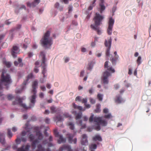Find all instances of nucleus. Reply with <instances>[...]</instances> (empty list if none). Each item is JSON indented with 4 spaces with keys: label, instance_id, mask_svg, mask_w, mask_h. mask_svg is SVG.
Listing matches in <instances>:
<instances>
[{
    "label": "nucleus",
    "instance_id": "62",
    "mask_svg": "<svg viewBox=\"0 0 151 151\" xmlns=\"http://www.w3.org/2000/svg\"><path fill=\"white\" fill-rule=\"evenodd\" d=\"M26 134V132L25 131H23L21 134V135L22 136H25Z\"/></svg>",
    "mask_w": 151,
    "mask_h": 151
},
{
    "label": "nucleus",
    "instance_id": "15",
    "mask_svg": "<svg viewBox=\"0 0 151 151\" xmlns=\"http://www.w3.org/2000/svg\"><path fill=\"white\" fill-rule=\"evenodd\" d=\"M40 0H35L34 1L31 3L29 2H27V5L28 6L31 7H35L40 2Z\"/></svg>",
    "mask_w": 151,
    "mask_h": 151
},
{
    "label": "nucleus",
    "instance_id": "30",
    "mask_svg": "<svg viewBox=\"0 0 151 151\" xmlns=\"http://www.w3.org/2000/svg\"><path fill=\"white\" fill-rule=\"evenodd\" d=\"M68 126H69L70 129L72 130H73L74 129V124L73 122H69L68 123Z\"/></svg>",
    "mask_w": 151,
    "mask_h": 151
},
{
    "label": "nucleus",
    "instance_id": "63",
    "mask_svg": "<svg viewBox=\"0 0 151 151\" xmlns=\"http://www.w3.org/2000/svg\"><path fill=\"white\" fill-rule=\"evenodd\" d=\"M64 59L65 63L68 62L69 60V59L68 57L65 58H64Z\"/></svg>",
    "mask_w": 151,
    "mask_h": 151
},
{
    "label": "nucleus",
    "instance_id": "56",
    "mask_svg": "<svg viewBox=\"0 0 151 151\" xmlns=\"http://www.w3.org/2000/svg\"><path fill=\"white\" fill-rule=\"evenodd\" d=\"M40 88L41 90L43 91H45L46 90V88L44 86H41L40 87Z\"/></svg>",
    "mask_w": 151,
    "mask_h": 151
},
{
    "label": "nucleus",
    "instance_id": "20",
    "mask_svg": "<svg viewBox=\"0 0 151 151\" xmlns=\"http://www.w3.org/2000/svg\"><path fill=\"white\" fill-rule=\"evenodd\" d=\"M4 145L5 143L4 135V134L0 133V143Z\"/></svg>",
    "mask_w": 151,
    "mask_h": 151
},
{
    "label": "nucleus",
    "instance_id": "37",
    "mask_svg": "<svg viewBox=\"0 0 151 151\" xmlns=\"http://www.w3.org/2000/svg\"><path fill=\"white\" fill-rule=\"evenodd\" d=\"M35 138V136L33 134H30L29 136V138L30 139V141L32 142L33 141Z\"/></svg>",
    "mask_w": 151,
    "mask_h": 151
},
{
    "label": "nucleus",
    "instance_id": "40",
    "mask_svg": "<svg viewBox=\"0 0 151 151\" xmlns=\"http://www.w3.org/2000/svg\"><path fill=\"white\" fill-rule=\"evenodd\" d=\"M63 116H64V117L65 118H71V116L68 113H65L63 114Z\"/></svg>",
    "mask_w": 151,
    "mask_h": 151
},
{
    "label": "nucleus",
    "instance_id": "18",
    "mask_svg": "<svg viewBox=\"0 0 151 151\" xmlns=\"http://www.w3.org/2000/svg\"><path fill=\"white\" fill-rule=\"evenodd\" d=\"M73 107L75 109H78L82 111H84L86 109L85 108L83 109L82 107L81 106H77L75 103H73Z\"/></svg>",
    "mask_w": 151,
    "mask_h": 151
},
{
    "label": "nucleus",
    "instance_id": "34",
    "mask_svg": "<svg viewBox=\"0 0 151 151\" xmlns=\"http://www.w3.org/2000/svg\"><path fill=\"white\" fill-rule=\"evenodd\" d=\"M94 129L97 131H99L101 129L100 125L98 123H97V124L96 125L94 126Z\"/></svg>",
    "mask_w": 151,
    "mask_h": 151
},
{
    "label": "nucleus",
    "instance_id": "21",
    "mask_svg": "<svg viewBox=\"0 0 151 151\" xmlns=\"http://www.w3.org/2000/svg\"><path fill=\"white\" fill-rule=\"evenodd\" d=\"M115 101L118 104H120L123 101V100L120 96H116L115 99Z\"/></svg>",
    "mask_w": 151,
    "mask_h": 151
},
{
    "label": "nucleus",
    "instance_id": "46",
    "mask_svg": "<svg viewBox=\"0 0 151 151\" xmlns=\"http://www.w3.org/2000/svg\"><path fill=\"white\" fill-rule=\"evenodd\" d=\"M4 63L7 68H9L11 66V64L9 62H5Z\"/></svg>",
    "mask_w": 151,
    "mask_h": 151
},
{
    "label": "nucleus",
    "instance_id": "47",
    "mask_svg": "<svg viewBox=\"0 0 151 151\" xmlns=\"http://www.w3.org/2000/svg\"><path fill=\"white\" fill-rule=\"evenodd\" d=\"M21 141V139L17 137L16 139V143L17 144H19L20 143Z\"/></svg>",
    "mask_w": 151,
    "mask_h": 151
},
{
    "label": "nucleus",
    "instance_id": "27",
    "mask_svg": "<svg viewBox=\"0 0 151 151\" xmlns=\"http://www.w3.org/2000/svg\"><path fill=\"white\" fill-rule=\"evenodd\" d=\"M23 84V86L22 88L20 89H16L15 90V93H22V92L23 91V90L26 88V85H25L24 84Z\"/></svg>",
    "mask_w": 151,
    "mask_h": 151
},
{
    "label": "nucleus",
    "instance_id": "16",
    "mask_svg": "<svg viewBox=\"0 0 151 151\" xmlns=\"http://www.w3.org/2000/svg\"><path fill=\"white\" fill-rule=\"evenodd\" d=\"M50 110L51 113L52 114L56 113L58 114L59 113L60 110L59 108H56L54 106H51L50 108Z\"/></svg>",
    "mask_w": 151,
    "mask_h": 151
},
{
    "label": "nucleus",
    "instance_id": "1",
    "mask_svg": "<svg viewBox=\"0 0 151 151\" xmlns=\"http://www.w3.org/2000/svg\"><path fill=\"white\" fill-rule=\"evenodd\" d=\"M33 93V95L30 96L29 98L30 103L28 106H27L25 104L22 103V99L19 98H16L15 101L13 102L12 104L13 105H15L19 104L22 107L26 109H28L33 107L34 106L36 102V94L37 93Z\"/></svg>",
    "mask_w": 151,
    "mask_h": 151
},
{
    "label": "nucleus",
    "instance_id": "41",
    "mask_svg": "<svg viewBox=\"0 0 151 151\" xmlns=\"http://www.w3.org/2000/svg\"><path fill=\"white\" fill-rule=\"evenodd\" d=\"M107 70L111 71L112 73H114L115 71V70L114 69H113L112 67H109L108 68H107Z\"/></svg>",
    "mask_w": 151,
    "mask_h": 151
},
{
    "label": "nucleus",
    "instance_id": "64",
    "mask_svg": "<svg viewBox=\"0 0 151 151\" xmlns=\"http://www.w3.org/2000/svg\"><path fill=\"white\" fill-rule=\"evenodd\" d=\"M86 108L87 109L90 108L91 107L90 105L89 104H87L86 103L84 104Z\"/></svg>",
    "mask_w": 151,
    "mask_h": 151
},
{
    "label": "nucleus",
    "instance_id": "3",
    "mask_svg": "<svg viewBox=\"0 0 151 151\" xmlns=\"http://www.w3.org/2000/svg\"><path fill=\"white\" fill-rule=\"evenodd\" d=\"M51 30H47L45 33L40 41L42 46L46 47L47 46H50L52 44V38L50 37Z\"/></svg>",
    "mask_w": 151,
    "mask_h": 151
},
{
    "label": "nucleus",
    "instance_id": "29",
    "mask_svg": "<svg viewBox=\"0 0 151 151\" xmlns=\"http://www.w3.org/2000/svg\"><path fill=\"white\" fill-rule=\"evenodd\" d=\"M97 147V145L96 144H92L90 145L89 149L90 150H95L96 149Z\"/></svg>",
    "mask_w": 151,
    "mask_h": 151
},
{
    "label": "nucleus",
    "instance_id": "57",
    "mask_svg": "<svg viewBox=\"0 0 151 151\" xmlns=\"http://www.w3.org/2000/svg\"><path fill=\"white\" fill-rule=\"evenodd\" d=\"M84 70H82L81 71L80 73V77H82L84 76Z\"/></svg>",
    "mask_w": 151,
    "mask_h": 151
},
{
    "label": "nucleus",
    "instance_id": "51",
    "mask_svg": "<svg viewBox=\"0 0 151 151\" xmlns=\"http://www.w3.org/2000/svg\"><path fill=\"white\" fill-rule=\"evenodd\" d=\"M39 71V69L38 68V67L37 66H35L34 69V71L36 73H37Z\"/></svg>",
    "mask_w": 151,
    "mask_h": 151
},
{
    "label": "nucleus",
    "instance_id": "19",
    "mask_svg": "<svg viewBox=\"0 0 151 151\" xmlns=\"http://www.w3.org/2000/svg\"><path fill=\"white\" fill-rule=\"evenodd\" d=\"M33 76V75L32 73H30L27 76V79L23 82V84L24 85H26L29 80L30 79L32 78Z\"/></svg>",
    "mask_w": 151,
    "mask_h": 151
},
{
    "label": "nucleus",
    "instance_id": "43",
    "mask_svg": "<svg viewBox=\"0 0 151 151\" xmlns=\"http://www.w3.org/2000/svg\"><path fill=\"white\" fill-rule=\"evenodd\" d=\"M112 117L111 114H109L107 115H105L104 117L106 119H109Z\"/></svg>",
    "mask_w": 151,
    "mask_h": 151
},
{
    "label": "nucleus",
    "instance_id": "59",
    "mask_svg": "<svg viewBox=\"0 0 151 151\" xmlns=\"http://www.w3.org/2000/svg\"><path fill=\"white\" fill-rule=\"evenodd\" d=\"M7 46V44L6 43L4 42L2 45V47L3 48L6 47Z\"/></svg>",
    "mask_w": 151,
    "mask_h": 151
},
{
    "label": "nucleus",
    "instance_id": "28",
    "mask_svg": "<svg viewBox=\"0 0 151 151\" xmlns=\"http://www.w3.org/2000/svg\"><path fill=\"white\" fill-rule=\"evenodd\" d=\"M55 7L57 9H58L60 11H61L63 10V7L62 6H60V4L59 3L56 2L55 4Z\"/></svg>",
    "mask_w": 151,
    "mask_h": 151
},
{
    "label": "nucleus",
    "instance_id": "24",
    "mask_svg": "<svg viewBox=\"0 0 151 151\" xmlns=\"http://www.w3.org/2000/svg\"><path fill=\"white\" fill-rule=\"evenodd\" d=\"M59 139L58 140V143L59 144H60L61 143H63L65 142V139L64 138L62 135H60L58 137Z\"/></svg>",
    "mask_w": 151,
    "mask_h": 151
},
{
    "label": "nucleus",
    "instance_id": "38",
    "mask_svg": "<svg viewBox=\"0 0 151 151\" xmlns=\"http://www.w3.org/2000/svg\"><path fill=\"white\" fill-rule=\"evenodd\" d=\"M82 114L81 113H80L76 114V119L77 120L81 118L82 116Z\"/></svg>",
    "mask_w": 151,
    "mask_h": 151
},
{
    "label": "nucleus",
    "instance_id": "25",
    "mask_svg": "<svg viewBox=\"0 0 151 151\" xmlns=\"http://www.w3.org/2000/svg\"><path fill=\"white\" fill-rule=\"evenodd\" d=\"M93 141H96L97 140L101 141H102V139L101 137L99 135H96L93 138Z\"/></svg>",
    "mask_w": 151,
    "mask_h": 151
},
{
    "label": "nucleus",
    "instance_id": "11",
    "mask_svg": "<svg viewBox=\"0 0 151 151\" xmlns=\"http://www.w3.org/2000/svg\"><path fill=\"white\" fill-rule=\"evenodd\" d=\"M82 139L81 140V144L83 145H86L88 142L87 139V136L86 134H83L82 135Z\"/></svg>",
    "mask_w": 151,
    "mask_h": 151
},
{
    "label": "nucleus",
    "instance_id": "13",
    "mask_svg": "<svg viewBox=\"0 0 151 151\" xmlns=\"http://www.w3.org/2000/svg\"><path fill=\"white\" fill-rule=\"evenodd\" d=\"M42 64V63H41V66H42V73L43 75V77L45 78L47 76V75H45V74L47 72V70L46 69V64L45 63H44V64Z\"/></svg>",
    "mask_w": 151,
    "mask_h": 151
},
{
    "label": "nucleus",
    "instance_id": "58",
    "mask_svg": "<svg viewBox=\"0 0 151 151\" xmlns=\"http://www.w3.org/2000/svg\"><path fill=\"white\" fill-rule=\"evenodd\" d=\"M39 96L40 98H43L44 96V93L42 92H40L39 94Z\"/></svg>",
    "mask_w": 151,
    "mask_h": 151
},
{
    "label": "nucleus",
    "instance_id": "12",
    "mask_svg": "<svg viewBox=\"0 0 151 151\" xmlns=\"http://www.w3.org/2000/svg\"><path fill=\"white\" fill-rule=\"evenodd\" d=\"M30 147V145H27L24 148V145H23L21 147L18 148L17 151H28Z\"/></svg>",
    "mask_w": 151,
    "mask_h": 151
},
{
    "label": "nucleus",
    "instance_id": "45",
    "mask_svg": "<svg viewBox=\"0 0 151 151\" xmlns=\"http://www.w3.org/2000/svg\"><path fill=\"white\" fill-rule=\"evenodd\" d=\"M87 101V98H85V99L84 98H82V99L81 100V102L83 103H84V104H86Z\"/></svg>",
    "mask_w": 151,
    "mask_h": 151
},
{
    "label": "nucleus",
    "instance_id": "52",
    "mask_svg": "<svg viewBox=\"0 0 151 151\" xmlns=\"http://www.w3.org/2000/svg\"><path fill=\"white\" fill-rule=\"evenodd\" d=\"M89 100H90V102L91 104H93L95 103L96 101L95 99L92 98H90L89 99Z\"/></svg>",
    "mask_w": 151,
    "mask_h": 151
},
{
    "label": "nucleus",
    "instance_id": "6",
    "mask_svg": "<svg viewBox=\"0 0 151 151\" xmlns=\"http://www.w3.org/2000/svg\"><path fill=\"white\" fill-rule=\"evenodd\" d=\"M114 23V20L112 17H110L108 21V26L107 29V32L109 35H111L113 26Z\"/></svg>",
    "mask_w": 151,
    "mask_h": 151
},
{
    "label": "nucleus",
    "instance_id": "31",
    "mask_svg": "<svg viewBox=\"0 0 151 151\" xmlns=\"http://www.w3.org/2000/svg\"><path fill=\"white\" fill-rule=\"evenodd\" d=\"M118 58H112L110 59V60L111 61L112 64L113 65H115L116 64V62L118 60Z\"/></svg>",
    "mask_w": 151,
    "mask_h": 151
},
{
    "label": "nucleus",
    "instance_id": "53",
    "mask_svg": "<svg viewBox=\"0 0 151 151\" xmlns=\"http://www.w3.org/2000/svg\"><path fill=\"white\" fill-rule=\"evenodd\" d=\"M108 63L109 62L108 61H106L105 62L104 65V68H108L109 67L108 66Z\"/></svg>",
    "mask_w": 151,
    "mask_h": 151
},
{
    "label": "nucleus",
    "instance_id": "4",
    "mask_svg": "<svg viewBox=\"0 0 151 151\" xmlns=\"http://www.w3.org/2000/svg\"><path fill=\"white\" fill-rule=\"evenodd\" d=\"M93 116L94 115L92 114L89 119L90 122H92L93 121L100 124L103 126H106L107 125V122L106 120H102L101 117H94Z\"/></svg>",
    "mask_w": 151,
    "mask_h": 151
},
{
    "label": "nucleus",
    "instance_id": "42",
    "mask_svg": "<svg viewBox=\"0 0 151 151\" xmlns=\"http://www.w3.org/2000/svg\"><path fill=\"white\" fill-rule=\"evenodd\" d=\"M21 25H20V24L18 25L15 28H14V29H12L11 30V31L13 32L15 30H17V29H19L21 28Z\"/></svg>",
    "mask_w": 151,
    "mask_h": 151
},
{
    "label": "nucleus",
    "instance_id": "50",
    "mask_svg": "<svg viewBox=\"0 0 151 151\" xmlns=\"http://www.w3.org/2000/svg\"><path fill=\"white\" fill-rule=\"evenodd\" d=\"M54 134L56 137H58L60 135L59 134V133L56 130H54Z\"/></svg>",
    "mask_w": 151,
    "mask_h": 151
},
{
    "label": "nucleus",
    "instance_id": "7",
    "mask_svg": "<svg viewBox=\"0 0 151 151\" xmlns=\"http://www.w3.org/2000/svg\"><path fill=\"white\" fill-rule=\"evenodd\" d=\"M111 76L110 73L107 71H105L101 77V80L104 84H107L109 83L108 78Z\"/></svg>",
    "mask_w": 151,
    "mask_h": 151
},
{
    "label": "nucleus",
    "instance_id": "49",
    "mask_svg": "<svg viewBox=\"0 0 151 151\" xmlns=\"http://www.w3.org/2000/svg\"><path fill=\"white\" fill-rule=\"evenodd\" d=\"M33 129L35 131L36 133L37 132H40V128L38 127H35L33 128Z\"/></svg>",
    "mask_w": 151,
    "mask_h": 151
},
{
    "label": "nucleus",
    "instance_id": "48",
    "mask_svg": "<svg viewBox=\"0 0 151 151\" xmlns=\"http://www.w3.org/2000/svg\"><path fill=\"white\" fill-rule=\"evenodd\" d=\"M82 97L81 96H77L75 99V100L76 101H79L81 102V100L82 99Z\"/></svg>",
    "mask_w": 151,
    "mask_h": 151
},
{
    "label": "nucleus",
    "instance_id": "33",
    "mask_svg": "<svg viewBox=\"0 0 151 151\" xmlns=\"http://www.w3.org/2000/svg\"><path fill=\"white\" fill-rule=\"evenodd\" d=\"M77 122L78 124L80 125L81 126V127H82L81 129H83V128H85L86 125L85 124H84L83 125H82V122L81 120H80L78 122L77 121Z\"/></svg>",
    "mask_w": 151,
    "mask_h": 151
},
{
    "label": "nucleus",
    "instance_id": "60",
    "mask_svg": "<svg viewBox=\"0 0 151 151\" xmlns=\"http://www.w3.org/2000/svg\"><path fill=\"white\" fill-rule=\"evenodd\" d=\"M5 36V35L4 34H1L0 35V42H1V40L4 38Z\"/></svg>",
    "mask_w": 151,
    "mask_h": 151
},
{
    "label": "nucleus",
    "instance_id": "5",
    "mask_svg": "<svg viewBox=\"0 0 151 151\" xmlns=\"http://www.w3.org/2000/svg\"><path fill=\"white\" fill-rule=\"evenodd\" d=\"M112 39L111 37L108 39V40H106L104 42V44L106 47H107L106 52V56H109L110 51L111 44Z\"/></svg>",
    "mask_w": 151,
    "mask_h": 151
},
{
    "label": "nucleus",
    "instance_id": "32",
    "mask_svg": "<svg viewBox=\"0 0 151 151\" xmlns=\"http://www.w3.org/2000/svg\"><path fill=\"white\" fill-rule=\"evenodd\" d=\"M100 106L101 105L100 104H97L96 105V109L95 110V111L97 113H99V112L100 111Z\"/></svg>",
    "mask_w": 151,
    "mask_h": 151
},
{
    "label": "nucleus",
    "instance_id": "10",
    "mask_svg": "<svg viewBox=\"0 0 151 151\" xmlns=\"http://www.w3.org/2000/svg\"><path fill=\"white\" fill-rule=\"evenodd\" d=\"M65 150H66L67 151H73L70 146L68 145H64L59 148L60 151H63Z\"/></svg>",
    "mask_w": 151,
    "mask_h": 151
},
{
    "label": "nucleus",
    "instance_id": "36",
    "mask_svg": "<svg viewBox=\"0 0 151 151\" xmlns=\"http://www.w3.org/2000/svg\"><path fill=\"white\" fill-rule=\"evenodd\" d=\"M7 136L9 138L12 137L13 136L12 134L9 129H8L7 130Z\"/></svg>",
    "mask_w": 151,
    "mask_h": 151
},
{
    "label": "nucleus",
    "instance_id": "23",
    "mask_svg": "<svg viewBox=\"0 0 151 151\" xmlns=\"http://www.w3.org/2000/svg\"><path fill=\"white\" fill-rule=\"evenodd\" d=\"M99 6V12L101 14H102L105 9V7L103 3H100Z\"/></svg>",
    "mask_w": 151,
    "mask_h": 151
},
{
    "label": "nucleus",
    "instance_id": "2",
    "mask_svg": "<svg viewBox=\"0 0 151 151\" xmlns=\"http://www.w3.org/2000/svg\"><path fill=\"white\" fill-rule=\"evenodd\" d=\"M104 18V17L103 15H101L98 13H96L93 19L95 25L91 24V28L96 31L98 35H100L101 32L98 26L102 24V22Z\"/></svg>",
    "mask_w": 151,
    "mask_h": 151
},
{
    "label": "nucleus",
    "instance_id": "44",
    "mask_svg": "<svg viewBox=\"0 0 151 151\" xmlns=\"http://www.w3.org/2000/svg\"><path fill=\"white\" fill-rule=\"evenodd\" d=\"M141 57L140 56H139L137 60V62L138 65H139L141 64Z\"/></svg>",
    "mask_w": 151,
    "mask_h": 151
},
{
    "label": "nucleus",
    "instance_id": "26",
    "mask_svg": "<svg viewBox=\"0 0 151 151\" xmlns=\"http://www.w3.org/2000/svg\"><path fill=\"white\" fill-rule=\"evenodd\" d=\"M67 137L68 138V140L69 142L71 143L72 139L74 137V135L73 134H67Z\"/></svg>",
    "mask_w": 151,
    "mask_h": 151
},
{
    "label": "nucleus",
    "instance_id": "55",
    "mask_svg": "<svg viewBox=\"0 0 151 151\" xmlns=\"http://www.w3.org/2000/svg\"><path fill=\"white\" fill-rule=\"evenodd\" d=\"M7 98L8 100H11L13 98V96L12 95L9 94L8 95Z\"/></svg>",
    "mask_w": 151,
    "mask_h": 151
},
{
    "label": "nucleus",
    "instance_id": "39",
    "mask_svg": "<svg viewBox=\"0 0 151 151\" xmlns=\"http://www.w3.org/2000/svg\"><path fill=\"white\" fill-rule=\"evenodd\" d=\"M30 40L28 38H26L24 40V42L26 44L28 45L30 42Z\"/></svg>",
    "mask_w": 151,
    "mask_h": 151
},
{
    "label": "nucleus",
    "instance_id": "22",
    "mask_svg": "<svg viewBox=\"0 0 151 151\" xmlns=\"http://www.w3.org/2000/svg\"><path fill=\"white\" fill-rule=\"evenodd\" d=\"M40 55L42 56L41 63H42V65H43V64H44L46 62V59L45 52H41L40 53Z\"/></svg>",
    "mask_w": 151,
    "mask_h": 151
},
{
    "label": "nucleus",
    "instance_id": "17",
    "mask_svg": "<svg viewBox=\"0 0 151 151\" xmlns=\"http://www.w3.org/2000/svg\"><path fill=\"white\" fill-rule=\"evenodd\" d=\"M22 60L20 58H18V61H15L14 62V64L16 66H17L19 64V66L22 67L23 66V63L22 62Z\"/></svg>",
    "mask_w": 151,
    "mask_h": 151
},
{
    "label": "nucleus",
    "instance_id": "54",
    "mask_svg": "<svg viewBox=\"0 0 151 151\" xmlns=\"http://www.w3.org/2000/svg\"><path fill=\"white\" fill-rule=\"evenodd\" d=\"M20 139L21 141L23 142H26L27 141V138L26 137H22Z\"/></svg>",
    "mask_w": 151,
    "mask_h": 151
},
{
    "label": "nucleus",
    "instance_id": "9",
    "mask_svg": "<svg viewBox=\"0 0 151 151\" xmlns=\"http://www.w3.org/2000/svg\"><path fill=\"white\" fill-rule=\"evenodd\" d=\"M38 85V82L37 81L35 80L32 83V93H37V88Z\"/></svg>",
    "mask_w": 151,
    "mask_h": 151
},
{
    "label": "nucleus",
    "instance_id": "8",
    "mask_svg": "<svg viewBox=\"0 0 151 151\" xmlns=\"http://www.w3.org/2000/svg\"><path fill=\"white\" fill-rule=\"evenodd\" d=\"M19 52L18 47L17 46H13L11 51V54L12 56L15 58L17 57V54Z\"/></svg>",
    "mask_w": 151,
    "mask_h": 151
},
{
    "label": "nucleus",
    "instance_id": "35",
    "mask_svg": "<svg viewBox=\"0 0 151 151\" xmlns=\"http://www.w3.org/2000/svg\"><path fill=\"white\" fill-rule=\"evenodd\" d=\"M103 95L99 93L97 94V98L100 101H102L103 99Z\"/></svg>",
    "mask_w": 151,
    "mask_h": 151
},
{
    "label": "nucleus",
    "instance_id": "14",
    "mask_svg": "<svg viewBox=\"0 0 151 151\" xmlns=\"http://www.w3.org/2000/svg\"><path fill=\"white\" fill-rule=\"evenodd\" d=\"M56 119L58 121L56 122L57 125L59 126H61L62 124L61 122L63 120L62 116H57L56 117Z\"/></svg>",
    "mask_w": 151,
    "mask_h": 151
},
{
    "label": "nucleus",
    "instance_id": "61",
    "mask_svg": "<svg viewBox=\"0 0 151 151\" xmlns=\"http://www.w3.org/2000/svg\"><path fill=\"white\" fill-rule=\"evenodd\" d=\"M119 86L118 84H116L114 85V88L115 90H117L119 88Z\"/></svg>",
    "mask_w": 151,
    "mask_h": 151
}]
</instances>
